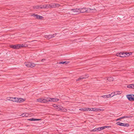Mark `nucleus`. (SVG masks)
Wrapping results in <instances>:
<instances>
[{
  "label": "nucleus",
  "mask_w": 134,
  "mask_h": 134,
  "mask_svg": "<svg viewBox=\"0 0 134 134\" xmlns=\"http://www.w3.org/2000/svg\"><path fill=\"white\" fill-rule=\"evenodd\" d=\"M79 10V9L77 8L70 9V14L72 15L77 14L80 13Z\"/></svg>",
  "instance_id": "f257e3e1"
},
{
  "label": "nucleus",
  "mask_w": 134,
  "mask_h": 134,
  "mask_svg": "<svg viewBox=\"0 0 134 134\" xmlns=\"http://www.w3.org/2000/svg\"><path fill=\"white\" fill-rule=\"evenodd\" d=\"M79 9H80V13H84L86 12H90V11L91 10V9L90 8H80Z\"/></svg>",
  "instance_id": "f03ea898"
},
{
  "label": "nucleus",
  "mask_w": 134,
  "mask_h": 134,
  "mask_svg": "<svg viewBox=\"0 0 134 134\" xmlns=\"http://www.w3.org/2000/svg\"><path fill=\"white\" fill-rule=\"evenodd\" d=\"M24 64L25 65L28 67L32 68L35 66V64L34 63L30 62H25Z\"/></svg>",
  "instance_id": "7ed1b4c3"
},
{
  "label": "nucleus",
  "mask_w": 134,
  "mask_h": 134,
  "mask_svg": "<svg viewBox=\"0 0 134 134\" xmlns=\"http://www.w3.org/2000/svg\"><path fill=\"white\" fill-rule=\"evenodd\" d=\"M126 97L130 101H134V95L133 94H127Z\"/></svg>",
  "instance_id": "20e7f679"
},
{
  "label": "nucleus",
  "mask_w": 134,
  "mask_h": 134,
  "mask_svg": "<svg viewBox=\"0 0 134 134\" xmlns=\"http://www.w3.org/2000/svg\"><path fill=\"white\" fill-rule=\"evenodd\" d=\"M37 102H39L42 103H46L48 102L47 101V98L46 99H45L43 98H40L37 99Z\"/></svg>",
  "instance_id": "39448f33"
},
{
  "label": "nucleus",
  "mask_w": 134,
  "mask_h": 134,
  "mask_svg": "<svg viewBox=\"0 0 134 134\" xmlns=\"http://www.w3.org/2000/svg\"><path fill=\"white\" fill-rule=\"evenodd\" d=\"M59 100V99L55 98H47V101L48 102H57Z\"/></svg>",
  "instance_id": "423d86ee"
},
{
  "label": "nucleus",
  "mask_w": 134,
  "mask_h": 134,
  "mask_svg": "<svg viewBox=\"0 0 134 134\" xmlns=\"http://www.w3.org/2000/svg\"><path fill=\"white\" fill-rule=\"evenodd\" d=\"M116 124L119 125L123 126L128 127L129 126V124L127 123L124 124L123 123L120 122H116Z\"/></svg>",
  "instance_id": "0eeeda50"
},
{
  "label": "nucleus",
  "mask_w": 134,
  "mask_h": 134,
  "mask_svg": "<svg viewBox=\"0 0 134 134\" xmlns=\"http://www.w3.org/2000/svg\"><path fill=\"white\" fill-rule=\"evenodd\" d=\"M56 35V34H54L52 35H45L44 37L46 38L47 39L49 40L51 38H52L55 36Z\"/></svg>",
  "instance_id": "6e6552de"
},
{
  "label": "nucleus",
  "mask_w": 134,
  "mask_h": 134,
  "mask_svg": "<svg viewBox=\"0 0 134 134\" xmlns=\"http://www.w3.org/2000/svg\"><path fill=\"white\" fill-rule=\"evenodd\" d=\"M131 54L129 53H124L123 52H120V57H126V55L129 56Z\"/></svg>",
  "instance_id": "1a4fd4ad"
},
{
  "label": "nucleus",
  "mask_w": 134,
  "mask_h": 134,
  "mask_svg": "<svg viewBox=\"0 0 134 134\" xmlns=\"http://www.w3.org/2000/svg\"><path fill=\"white\" fill-rule=\"evenodd\" d=\"M50 5L51 8H54L59 7L60 5L59 4L54 3L51 4Z\"/></svg>",
  "instance_id": "9d476101"
},
{
  "label": "nucleus",
  "mask_w": 134,
  "mask_h": 134,
  "mask_svg": "<svg viewBox=\"0 0 134 134\" xmlns=\"http://www.w3.org/2000/svg\"><path fill=\"white\" fill-rule=\"evenodd\" d=\"M25 100V99H23L21 98H17L16 102L18 103L22 102Z\"/></svg>",
  "instance_id": "9b49d317"
},
{
  "label": "nucleus",
  "mask_w": 134,
  "mask_h": 134,
  "mask_svg": "<svg viewBox=\"0 0 134 134\" xmlns=\"http://www.w3.org/2000/svg\"><path fill=\"white\" fill-rule=\"evenodd\" d=\"M32 16H33L34 18L38 19H41L42 17V16H40L37 14H34L32 15Z\"/></svg>",
  "instance_id": "f8f14e48"
},
{
  "label": "nucleus",
  "mask_w": 134,
  "mask_h": 134,
  "mask_svg": "<svg viewBox=\"0 0 134 134\" xmlns=\"http://www.w3.org/2000/svg\"><path fill=\"white\" fill-rule=\"evenodd\" d=\"M41 119H35L34 118H32L30 119H28L27 120H28L29 121H39V120H41Z\"/></svg>",
  "instance_id": "ddd939ff"
},
{
  "label": "nucleus",
  "mask_w": 134,
  "mask_h": 134,
  "mask_svg": "<svg viewBox=\"0 0 134 134\" xmlns=\"http://www.w3.org/2000/svg\"><path fill=\"white\" fill-rule=\"evenodd\" d=\"M104 110L103 109H100L97 108H93V111H104Z\"/></svg>",
  "instance_id": "4468645a"
},
{
  "label": "nucleus",
  "mask_w": 134,
  "mask_h": 134,
  "mask_svg": "<svg viewBox=\"0 0 134 134\" xmlns=\"http://www.w3.org/2000/svg\"><path fill=\"white\" fill-rule=\"evenodd\" d=\"M107 79L108 81L110 82L114 80V79L112 77H108Z\"/></svg>",
  "instance_id": "2eb2a0df"
},
{
  "label": "nucleus",
  "mask_w": 134,
  "mask_h": 134,
  "mask_svg": "<svg viewBox=\"0 0 134 134\" xmlns=\"http://www.w3.org/2000/svg\"><path fill=\"white\" fill-rule=\"evenodd\" d=\"M122 93V92L121 91H116L113 92H112L111 93V94H115V95L117 94H121Z\"/></svg>",
  "instance_id": "dca6fc26"
},
{
  "label": "nucleus",
  "mask_w": 134,
  "mask_h": 134,
  "mask_svg": "<svg viewBox=\"0 0 134 134\" xmlns=\"http://www.w3.org/2000/svg\"><path fill=\"white\" fill-rule=\"evenodd\" d=\"M127 87L129 88L134 89V84L129 85L127 86Z\"/></svg>",
  "instance_id": "f3484780"
},
{
  "label": "nucleus",
  "mask_w": 134,
  "mask_h": 134,
  "mask_svg": "<svg viewBox=\"0 0 134 134\" xmlns=\"http://www.w3.org/2000/svg\"><path fill=\"white\" fill-rule=\"evenodd\" d=\"M10 99L9 100L12 101L13 102H16L17 98H10Z\"/></svg>",
  "instance_id": "a211bd4d"
},
{
  "label": "nucleus",
  "mask_w": 134,
  "mask_h": 134,
  "mask_svg": "<svg viewBox=\"0 0 134 134\" xmlns=\"http://www.w3.org/2000/svg\"><path fill=\"white\" fill-rule=\"evenodd\" d=\"M102 97L104 98H108L111 97V94H108L107 95H104L102 96Z\"/></svg>",
  "instance_id": "6ab92c4d"
},
{
  "label": "nucleus",
  "mask_w": 134,
  "mask_h": 134,
  "mask_svg": "<svg viewBox=\"0 0 134 134\" xmlns=\"http://www.w3.org/2000/svg\"><path fill=\"white\" fill-rule=\"evenodd\" d=\"M104 126H103L97 128L98 131H100L105 129Z\"/></svg>",
  "instance_id": "aec40b11"
},
{
  "label": "nucleus",
  "mask_w": 134,
  "mask_h": 134,
  "mask_svg": "<svg viewBox=\"0 0 134 134\" xmlns=\"http://www.w3.org/2000/svg\"><path fill=\"white\" fill-rule=\"evenodd\" d=\"M17 45H10V47L14 49H17Z\"/></svg>",
  "instance_id": "412c9836"
},
{
  "label": "nucleus",
  "mask_w": 134,
  "mask_h": 134,
  "mask_svg": "<svg viewBox=\"0 0 134 134\" xmlns=\"http://www.w3.org/2000/svg\"><path fill=\"white\" fill-rule=\"evenodd\" d=\"M85 77H84L83 76H81L80 77H79L78 79L76 80V81H78L82 80L83 79L85 78Z\"/></svg>",
  "instance_id": "4be33fe9"
},
{
  "label": "nucleus",
  "mask_w": 134,
  "mask_h": 134,
  "mask_svg": "<svg viewBox=\"0 0 134 134\" xmlns=\"http://www.w3.org/2000/svg\"><path fill=\"white\" fill-rule=\"evenodd\" d=\"M62 108H63V107L62 106H60V105H58V107L57 110L58 111H61V110H62Z\"/></svg>",
  "instance_id": "5701e85b"
},
{
  "label": "nucleus",
  "mask_w": 134,
  "mask_h": 134,
  "mask_svg": "<svg viewBox=\"0 0 134 134\" xmlns=\"http://www.w3.org/2000/svg\"><path fill=\"white\" fill-rule=\"evenodd\" d=\"M67 111V109L63 107L62 108L61 111L63 112H66Z\"/></svg>",
  "instance_id": "b1692460"
},
{
  "label": "nucleus",
  "mask_w": 134,
  "mask_h": 134,
  "mask_svg": "<svg viewBox=\"0 0 134 134\" xmlns=\"http://www.w3.org/2000/svg\"><path fill=\"white\" fill-rule=\"evenodd\" d=\"M131 117V116H123L122 117H121V118L122 119H124L125 118H129Z\"/></svg>",
  "instance_id": "393cba45"
},
{
  "label": "nucleus",
  "mask_w": 134,
  "mask_h": 134,
  "mask_svg": "<svg viewBox=\"0 0 134 134\" xmlns=\"http://www.w3.org/2000/svg\"><path fill=\"white\" fill-rule=\"evenodd\" d=\"M44 8H50V5H44Z\"/></svg>",
  "instance_id": "a878e982"
},
{
  "label": "nucleus",
  "mask_w": 134,
  "mask_h": 134,
  "mask_svg": "<svg viewBox=\"0 0 134 134\" xmlns=\"http://www.w3.org/2000/svg\"><path fill=\"white\" fill-rule=\"evenodd\" d=\"M17 49H18L21 48V44H16Z\"/></svg>",
  "instance_id": "bb28decb"
},
{
  "label": "nucleus",
  "mask_w": 134,
  "mask_h": 134,
  "mask_svg": "<svg viewBox=\"0 0 134 134\" xmlns=\"http://www.w3.org/2000/svg\"><path fill=\"white\" fill-rule=\"evenodd\" d=\"M85 108H80L79 109L80 110L85 111L86 109H85Z\"/></svg>",
  "instance_id": "cd10ccee"
},
{
  "label": "nucleus",
  "mask_w": 134,
  "mask_h": 134,
  "mask_svg": "<svg viewBox=\"0 0 134 134\" xmlns=\"http://www.w3.org/2000/svg\"><path fill=\"white\" fill-rule=\"evenodd\" d=\"M29 115L28 113H25L24 116H25V117H27Z\"/></svg>",
  "instance_id": "c85d7f7f"
},
{
  "label": "nucleus",
  "mask_w": 134,
  "mask_h": 134,
  "mask_svg": "<svg viewBox=\"0 0 134 134\" xmlns=\"http://www.w3.org/2000/svg\"><path fill=\"white\" fill-rule=\"evenodd\" d=\"M116 55L117 56L120 57V53H116Z\"/></svg>",
  "instance_id": "c756f323"
},
{
  "label": "nucleus",
  "mask_w": 134,
  "mask_h": 134,
  "mask_svg": "<svg viewBox=\"0 0 134 134\" xmlns=\"http://www.w3.org/2000/svg\"><path fill=\"white\" fill-rule=\"evenodd\" d=\"M66 63V62H60L59 63V64H64L65 63Z\"/></svg>",
  "instance_id": "7c9ffc66"
},
{
  "label": "nucleus",
  "mask_w": 134,
  "mask_h": 134,
  "mask_svg": "<svg viewBox=\"0 0 134 134\" xmlns=\"http://www.w3.org/2000/svg\"><path fill=\"white\" fill-rule=\"evenodd\" d=\"M39 7V8L41 9L44 8V6L40 5Z\"/></svg>",
  "instance_id": "2f4dec72"
},
{
  "label": "nucleus",
  "mask_w": 134,
  "mask_h": 134,
  "mask_svg": "<svg viewBox=\"0 0 134 134\" xmlns=\"http://www.w3.org/2000/svg\"><path fill=\"white\" fill-rule=\"evenodd\" d=\"M26 46H25V44H21V47H26Z\"/></svg>",
  "instance_id": "473e14b6"
},
{
  "label": "nucleus",
  "mask_w": 134,
  "mask_h": 134,
  "mask_svg": "<svg viewBox=\"0 0 134 134\" xmlns=\"http://www.w3.org/2000/svg\"><path fill=\"white\" fill-rule=\"evenodd\" d=\"M85 109H86V110H85V111H90L91 110V109L89 108H85Z\"/></svg>",
  "instance_id": "72a5a7b5"
},
{
  "label": "nucleus",
  "mask_w": 134,
  "mask_h": 134,
  "mask_svg": "<svg viewBox=\"0 0 134 134\" xmlns=\"http://www.w3.org/2000/svg\"><path fill=\"white\" fill-rule=\"evenodd\" d=\"M97 128H95L93 129V131H98Z\"/></svg>",
  "instance_id": "f704fd0d"
},
{
  "label": "nucleus",
  "mask_w": 134,
  "mask_h": 134,
  "mask_svg": "<svg viewBox=\"0 0 134 134\" xmlns=\"http://www.w3.org/2000/svg\"><path fill=\"white\" fill-rule=\"evenodd\" d=\"M105 129L106 128H109V127H111L110 126H104Z\"/></svg>",
  "instance_id": "c9c22d12"
},
{
  "label": "nucleus",
  "mask_w": 134,
  "mask_h": 134,
  "mask_svg": "<svg viewBox=\"0 0 134 134\" xmlns=\"http://www.w3.org/2000/svg\"><path fill=\"white\" fill-rule=\"evenodd\" d=\"M25 113L22 114L21 115H20V116H22V117H24L25 116H24Z\"/></svg>",
  "instance_id": "e433bc0d"
},
{
  "label": "nucleus",
  "mask_w": 134,
  "mask_h": 134,
  "mask_svg": "<svg viewBox=\"0 0 134 134\" xmlns=\"http://www.w3.org/2000/svg\"><path fill=\"white\" fill-rule=\"evenodd\" d=\"M39 8V6H35L34 7V8H35V9H37V8Z\"/></svg>",
  "instance_id": "4c0bfd02"
},
{
  "label": "nucleus",
  "mask_w": 134,
  "mask_h": 134,
  "mask_svg": "<svg viewBox=\"0 0 134 134\" xmlns=\"http://www.w3.org/2000/svg\"><path fill=\"white\" fill-rule=\"evenodd\" d=\"M110 94H111V97H113L115 95V94H111V93Z\"/></svg>",
  "instance_id": "58836bf2"
},
{
  "label": "nucleus",
  "mask_w": 134,
  "mask_h": 134,
  "mask_svg": "<svg viewBox=\"0 0 134 134\" xmlns=\"http://www.w3.org/2000/svg\"><path fill=\"white\" fill-rule=\"evenodd\" d=\"M122 119V118H121H121H119V119H116V121H119V120H120V119Z\"/></svg>",
  "instance_id": "ea45409f"
},
{
  "label": "nucleus",
  "mask_w": 134,
  "mask_h": 134,
  "mask_svg": "<svg viewBox=\"0 0 134 134\" xmlns=\"http://www.w3.org/2000/svg\"><path fill=\"white\" fill-rule=\"evenodd\" d=\"M56 105L55 104H54L53 105V106L54 107V108H55L56 106Z\"/></svg>",
  "instance_id": "a19ab883"
},
{
  "label": "nucleus",
  "mask_w": 134,
  "mask_h": 134,
  "mask_svg": "<svg viewBox=\"0 0 134 134\" xmlns=\"http://www.w3.org/2000/svg\"><path fill=\"white\" fill-rule=\"evenodd\" d=\"M58 107V105L56 106L55 107V109H57Z\"/></svg>",
  "instance_id": "79ce46f5"
},
{
  "label": "nucleus",
  "mask_w": 134,
  "mask_h": 134,
  "mask_svg": "<svg viewBox=\"0 0 134 134\" xmlns=\"http://www.w3.org/2000/svg\"><path fill=\"white\" fill-rule=\"evenodd\" d=\"M44 60H45V59H42V60H41V61L42 62H44Z\"/></svg>",
  "instance_id": "37998d69"
}]
</instances>
